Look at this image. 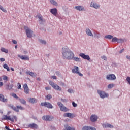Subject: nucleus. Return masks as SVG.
<instances>
[{"instance_id": "f257e3e1", "label": "nucleus", "mask_w": 130, "mask_h": 130, "mask_svg": "<svg viewBox=\"0 0 130 130\" xmlns=\"http://www.w3.org/2000/svg\"><path fill=\"white\" fill-rule=\"evenodd\" d=\"M61 53L63 58H70L75 56V54H74L73 51H71L68 47L62 48Z\"/></svg>"}, {"instance_id": "f03ea898", "label": "nucleus", "mask_w": 130, "mask_h": 130, "mask_svg": "<svg viewBox=\"0 0 130 130\" xmlns=\"http://www.w3.org/2000/svg\"><path fill=\"white\" fill-rule=\"evenodd\" d=\"M3 120H9L11 121V122H14L15 120L17 121V117L16 116H8L7 115H4L3 116Z\"/></svg>"}, {"instance_id": "7ed1b4c3", "label": "nucleus", "mask_w": 130, "mask_h": 130, "mask_svg": "<svg viewBox=\"0 0 130 130\" xmlns=\"http://www.w3.org/2000/svg\"><path fill=\"white\" fill-rule=\"evenodd\" d=\"M49 85H50V86H51L54 89L58 91H61V87H59L58 85L56 84L55 83H53V82L49 81Z\"/></svg>"}, {"instance_id": "20e7f679", "label": "nucleus", "mask_w": 130, "mask_h": 130, "mask_svg": "<svg viewBox=\"0 0 130 130\" xmlns=\"http://www.w3.org/2000/svg\"><path fill=\"white\" fill-rule=\"evenodd\" d=\"M11 96H13V98L16 99V100H19L20 102V103L22 105H25L26 104V101L24 100L23 99H20L19 97L17 96V95L16 94L13 93H11Z\"/></svg>"}, {"instance_id": "39448f33", "label": "nucleus", "mask_w": 130, "mask_h": 130, "mask_svg": "<svg viewBox=\"0 0 130 130\" xmlns=\"http://www.w3.org/2000/svg\"><path fill=\"white\" fill-rule=\"evenodd\" d=\"M40 106L48 109H52V105H51L49 102H45L44 103H40Z\"/></svg>"}, {"instance_id": "423d86ee", "label": "nucleus", "mask_w": 130, "mask_h": 130, "mask_svg": "<svg viewBox=\"0 0 130 130\" xmlns=\"http://www.w3.org/2000/svg\"><path fill=\"white\" fill-rule=\"evenodd\" d=\"M25 30H26V35H27V37L29 38H31L33 33L32 30L27 27H25Z\"/></svg>"}, {"instance_id": "0eeeda50", "label": "nucleus", "mask_w": 130, "mask_h": 130, "mask_svg": "<svg viewBox=\"0 0 130 130\" xmlns=\"http://www.w3.org/2000/svg\"><path fill=\"white\" fill-rule=\"evenodd\" d=\"M74 68V69L71 70V72H72L74 74H78V75H79V76L82 77V74L80 73V72H79V68L77 66H75Z\"/></svg>"}, {"instance_id": "6e6552de", "label": "nucleus", "mask_w": 130, "mask_h": 130, "mask_svg": "<svg viewBox=\"0 0 130 130\" xmlns=\"http://www.w3.org/2000/svg\"><path fill=\"white\" fill-rule=\"evenodd\" d=\"M98 94H99V96H100V98H108L109 94L108 93H106L104 91L98 90Z\"/></svg>"}, {"instance_id": "1a4fd4ad", "label": "nucleus", "mask_w": 130, "mask_h": 130, "mask_svg": "<svg viewBox=\"0 0 130 130\" xmlns=\"http://www.w3.org/2000/svg\"><path fill=\"white\" fill-rule=\"evenodd\" d=\"M58 106H59V108H60V111H63V112H67L68 111V109L67 108H66L61 103V102H58L57 103Z\"/></svg>"}, {"instance_id": "9d476101", "label": "nucleus", "mask_w": 130, "mask_h": 130, "mask_svg": "<svg viewBox=\"0 0 130 130\" xmlns=\"http://www.w3.org/2000/svg\"><path fill=\"white\" fill-rule=\"evenodd\" d=\"M106 79H107L108 80L113 81L116 80V76L114 74L107 75V76H106Z\"/></svg>"}, {"instance_id": "9b49d317", "label": "nucleus", "mask_w": 130, "mask_h": 130, "mask_svg": "<svg viewBox=\"0 0 130 130\" xmlns=\"http://www.w3.org/2000/svg\"><path fill=\"white\" fill-rule=\"evenodd\" d=\"M64 59L71 60H73L76 62H79L80 61V59L78 57H71V58H68V57H64L63 58Z\"/></svg>"}, {"instance_id": "f8f14e48", "label": "nucleus", "mask_w": 130, "mask_h": 130, "mask_svg": "<svg viewBox=\"0 0 130 130\" xmlns=\"http://www.w3.org/2000/svg\"><path fill=\"white\" fill-rule=\"evenodd\" d=\"M79 56H80V57L82 58V59H83L87 60H90V57H89V55H85V54L84 53L79 54Z\"/></svg>"}, {"instance_id": "ddd939ff", "label": "nucleus", "mask_w": 130, "mask_h": 130, "mask_svg": "<svg viewBox=\"0 0 130 130\" xmlns=\"http://www.w3.org/2000/svg\"><path fill=\"white\" fill-rule=\"evenodd\" d=\"M75 10H77V11H86V8L84 7L83 6H78L74 7Z\"/></svg>"}, {"instance_id": "4468645a", "label": "nucleus", "mask_w": 130, "mask_h": 130, "mask_svg": "<svg viewBox=\"0 0 130 130\" xmlns=\"http://www.w3.org/2000/svg\"><path fill=\"white\" fill-rule=\"evenodd\" d=\"M90 7L91 8H94V9H99L100 8V5L96 3H94L93 2H91Z\"/></svg>"}, {"instance_id": "2eb2a0df", "label": "nucleus", "mask_w": 130, "mask_h": 130, "mask_svg": "<svg viewBox=\"0 0 130 130\" xmlns=\"http://www.w3.org/2000/svg\"><path fill=\"white\" fill-rule=\"evenodd\" d=\"M43 120L45 121H50L51 120H52V117L49 115L44 116H43Z\"/></svg>"}, {"instance_id": "dca6fc26", "label": "nucleus", "mask_w": 130, "mask_h": 130, "mask_svg": "<svg viewBox=\"0 0 130 130\" xmlns=\"http://www.w3.org/2000/svg\"><path fill=\"white\" fill-rule=\"evenodd\" d=\"M22 87L23 88V89L25 90V93H26V94H29V88H28V85H27V84H23V85H22Z\"/></svg>"}, {"instance_id": "f3484780", "label": "nucleus", "mask_w": 130, "mask_h": 130, "mask_svg": "<svg viewBox=\"0 0 130 130\" xmlns=\"http://www.w3.org/2000/svg\"><path fill=\"white\" fill-rule=\"evenodd\" d=\"M18 57L20 58L21 60H28L29 57L27 55H18Z\"/></svg>"}, {"instance_id": "a211bd4d", "label": "nucleus", "mask_w": 130, "mask_h": 130, "mask_svg": "<svg viewBox=\"0 0 130 130\" xmlns=\"http://www.w3.org/2000/svg\"><path fill=\"white\" fill-rule=\"evenodd\" d=\"M97 119H98V117H97V116H95L94 115H91V117H90V120H91V122H94L95 121H97Z\"/></svg>"}, {"instance_id": "6ab92c4d", "label": "nucleus", "mask_w": 130, "mask_h": 130, "mask_svg": "<svg viewBox=\"0 0 130 130\" xmlns=\"http://www.w3.org/2000/svg\"><path fill=\"white\" fill-rule=\"evenodd\" d=\"M50 12L54 15V16H56L57 15V9H56V8L52 9L50 10Z\"/></svg>"}, {"instance_id": "aec40b11", "label": "nucleus", "mask_w": 130, "mask_h": 130, "mask_svg": "<svg viewBox=\"0 0 130 130\" xmlns=\"http://www.w3.org/2000/svg\"><path fill=\"white\" fill-rule=\"evenodd\" d=\"M19 110H23V107L20 106H17L16 107L14 108V110L16 112H19Z\"/></svg>"}, {"instance_id": "412c9836", "label": "nucleus", "mask_w": 130, "mask_h": 130, "mask_svg": "<svg viewBox=\"0 0 130 130\" xmlns=\"http://www.w3.org/2000/svg\"><path fill=\"white\" fill-rule=\"evenodd\" d=\"M86 34L88 36L92 37L93 36V35H92V33H91V31L88 28L86 29Z\"/></svg>"}, {"instance_id": "4be33fe9", "label": "nucleus", "mask_w": 130, "mask_h": 130, "mask_svg": "<svg viewBox=\"0 0 130 130\" xmlns=\"http://www.w3.org/2000/svg\"><path fill=\"white\" fill-rule=\"evenodd\" d=\"M103 127L105 128H113V126L111 125L110 124H103Z\"/></svg>"}, {"instance_id": "5701e85b", "label": "nucleus", "mask_w": 130, "mask_h": 130, "mask_svg": "<svg viewBox=\"0 0 130 130\" xmlns=\"http://www.w3.org/2000/svg\"><path fill=\"white\" fill-rule=\"evenodd\" d=\"M7 99H4V95L3 94H0V101H2L4 103L7 102Z\"/></svg>"}, {"instance_id": "b1692460", "label": "nucleus", "mask_w": 130, "mask_h": 130, "mask_svg": "<svg viewBox=\"0 0 130 130\" xmlns=\"http://www.w3.org/2000/svg\"><path fill=\"white\" fill-rule=\"evenodd\" d=\"M28 127H30V128L37 129L38 126H37V125H36V124L32 123L29 124Z\"/></svg>"}, {"instance_id": "393cba45", "label": "nucleus", "mask_w": 130, "mask_h": 130, "mask_svg": "<svg viewBox=\"0 0 130 130\" xmlns=\"http://www.w3.org/2000/svg\"><path fill=\"white\" fill-rule=\"evenodd\" d=\"M29 102L31 104H34L37 103V100L35 98L29 99Z\"/></svg>"}, {"instance_id": "a878e982", "label": "nucleus", "mask_w": 130, "mask_h": 130, "mask_svg": "<svg viewBox=\"0 0 130 130\" xmlns=\"http://www.w3.org/2000/svg\"><path fill=\"white\" fill-rule=\"evenodd\" d=\"M82 130H95V128H92L91 127L84 126L82 127Z\"/></svg>"}, {"instance_id": "bb28decb", "label": "nucleus", "mask_w": 130, "mask_h": 130, "mask_svg": "<svg viewBox=\"0 0 130 130\" xmlns=\"http://www.w3.org/2000/svg\"><path fill=\"white\" fill-rule=\"evenodd\" d=\"M64 117L73 118V114L69 113H66L63 114Z\"/></svg>"}, {"instance_id": "cd10ccee", "label": "nucleus", "mask_w": 130, "mask_h": 130, "mask_svg": "<svg viewBox=\"0 0 130 130\" xmlns=\"http://www.w3.org/2000/svg\"><path fill=\"white\" fill-rule=\"evenodd\" d=\"M50 2L51 3V4H52V5H53V6H58V4H57V2H56L54 0H50Z\"/></svg>"}, {"instance_id": "c85d7f7f", "label": "nucleus", "mask_w": 130, "mask_h": 130, "mask_svg": "<svg viewBox=\"0 0 130 130\" xmlns=\"http://www.w3.org/2000/svg\"><path fill=\"white\" fill-rule=\"evenodd\" d=\"M115 37H113L112 36L110 35L105 36V39H113Z\"/></svg>"}, {"instance_id": "c756f323", "label": "nucleus", "mask_w": 130, "mask_h": 130, "mask_svg": "<svg viewBox=\"0 0 130 130\" xmlns=\"http://www.w3.org/2000/svg\"><path fill=\"white\" fill-rule=\"evenodd\" d=\"M3 67L4 69L7 70V71L9 72V67L7 64H4V65H3Z\"/></svg>"}, {"instance_id": "7c9ffc66", "label": "nucleus", "mask_w": 130, "mask_h": 130, "mask_svg": "<svg viewBox=\"0 0 130 130\" xmlns=\"http://www.w3.org/2000/svg\"><path fill=\"white\" fill-rule=\"evenodd\" d=\"M1 51L3 52H5V53H8V50L5 49L4 48H2L1 49Z\"/></svg>"}, {"instance_id": "2f4dec72", "label": "nucleus", "mask_w": 130, "mask_h": 130, "mask_svg": "<svg viewBox=\"0 0 130 130\" xmlns=\"http://www.w3.org/2000/svg\"><path fill=\"white\" fill-rule=\"evenodd\" d=\"M26 74L28 75L29 76H30L31 77L34 76V73L32 72L27 71L26 72Z\"/></svg>"}, {"instance_id": "473e14b6", "label": "nucleus", "mask_w": 130, "mask_h": 130, "mask_svg": "<svg viewBox=\"0 0 130 130\" xmlns=\"http://www.w3.org/2000/svg\"><path fill=\"white\" fill-rule=\"evenodd\" d=\"M111 39H112L111 40V42H118V41H119V39H118V38H117L116 37H115V38H112Z\"/></svg>"}, {"instance_id": "72a5a7b5", "label": "nucleus", "mask_w": 130, "mask_h": 130, "mask_svg": "<svg viewBox=\"0 0 130 130\" xmlns=\"http://www.w3.org/2000/svg\"><path fill=\"white\" fill-rule=\"evenodd\" d=\"M2 79L5 81H8V77L6 76H3V78H2Z\"/></svg>"}, {"instance_id": "f704fd0d", "label": "nucleus", "mask_w": 130, "mask_h": 130, "mask_svg": "<svg viewBox=\"0 0 130 130\" xmlns=\"http://www.w3.org/2000/svg\"><path fill=\"white\" fill-rule=\"evenodd\" d=\"M113 87H115V84H112V83H111V84L108 85V89H109L112 88Z\"/></svg>"}, {"instance_id": "c9c22d12", "label": "nucleus", "mask_w": 130, "mask_h": 130, "mask_svg": "<svg viewBox=\"0 0 130 130\" xmlns=\"http://www.w3.org/2000/svg\"><path fill=\"white\" fill-rule=\"evenodd\" d=\"M13 84H11L10 85H7V89L10 90L13 89Z\"/></svg>"}, {"instance_id": "e433bc0d", "label": "nucleus", "mask_w": 130, "mask_h": 130, "mask_svg": "<svg viewBox=\"0 0 130 130\" xmlns=\"http://www.w3.org/2000/svg\"><path fill=\"white\" fill-rule=\"evenodd\" d=\"M0 10L4 12V13H7V10L4 8V7L0 5Z\"/></svg>"}, {"instance_id": "4c0bfd02", "label": "nucleus", "mask_w": 130, "mask_h": 130, "mask_svg": "<svg viewBox=\"0 0 130 130\" xmlns=\"http://www.w3.org/2000/svg\"><path fill=\"white\" fill-rule=\"evenodd\" d=\"M64 130H75V128H71L70 126H67V127H66V129H64Z\"/></svg>"}, {"instance_id": "58836bf2", "label": "nucleus", "mask_w": 130, "mask_h": 130, "mask_svg": "<svg viewBox=\"0 0 130 130\" xmlns=\"http://www.w3.org/2000/svg\"><path fill=\"white\" fill-rule=\"evenodd\" d=\"M17 88L18 89H21V85L20 84V83H17Z\"/></svg>"}, {"instance_id": "ea45409f", "label": "nucleus", "mask_w": 130, "mask_h": 130, "mask_svg": "<svg viewBox=\"0 0 130 130\" xmlns=\"http://www.w3.org/2000/svg\"><path fill=\"white\" fill-rule=\"evenodd\" d=\"M46 98H47V100H49L51 99L52 96H51V95L48 94V95H47V96H46Z\"/></svg>"}, {"instance_id": "a19ab883", "label": "nucleus", "mask_w": 130, "mask_h": 130, "mask_svg": "<svg viewBox=\"0 0 130 130\" xmlns=\"http://www.w3.org/2000/svg\"><path fill=\"white\" fill-rule=\"evenodd\" d=\"M94 37L99 38V34L98 33H94Z\"/></svg>"}, {"instance_id": "79ce46f5", "label": "nucleus", "mask_w": 130, "mask_h": 130, "mask_svg": "<svg viewBox=\"0 0 130 130\" xmlns=\"http://www.w3.org/2000/svg\"><path fill=\"white\" fill-rule=\"evenodd\" d=\"M40 43L43 44H46V41L44 40H40Z\"/></svg>"}, {"instance_id": "37998d69", "label": "nucleus", "mask_w": 130, "mask_h": 130, "mask_svg": "<svg viewBox=\"0 0 130 130\" xmlns=\"http://www.w3.org/2000/svg\"><path fill=\"white\" fill-rule=\"evenodd\" d=\"M45 89H46V90H49L51 89V88L50 87H46Z\"/></svg>"}, {"instance_id": "c03bdc74", "label": "nucleus", "mask_w": 130, "mask_h": 130, "mask_svg": "<svg viewBox=\"0 0 130 130\" xmlns=\"http://www.w3.org/2000/svg\"><path fill=\"white\" fill-rule=\"evenodd\" d=\"M51 79H54V80H56L57 77L55 76H51Z\"/></svg>"}, {"instance_id": "a18cd8bd", "label": "nucleus", "mask_w": 130, "mask_h": 130, "mask_svg": "<svg viewBox=\"0 0 130 130\" xmlns=\"http://www.w3.org/2000/svg\"><path fill=\"white\" fill-rule=\"evenodd\" d=\"M127 82H128V83L130 85V77H127Z\"/></svg>"}, {"instance_id": "49530a36", "label": "nucleus", "mask_w": 130, "mask_h": 130, "mask_svg": "<svg viewBox=\"0 0 130 130\" xmlns=\"http://www.w3.org/2000/svg\"><path fill=\"white\" fill-rule=\"evenodd\" d=\"M73 106L74 107H77V104H76V103H75V102H73Z\"/></svg>"}, {"instance_id": "de8ad7c7", "label": "nucleus", "mask_w": 130, "mask_h": 130, "mask_svg": "<svg viewBox=\"0 0 130 130\" xmlns=\"http://www.w3.org/2000/svg\"><path fill=\"white\" fill-rule=\"evenodd\" d=\"M0 61H1V62H4V61H5V58H0Z\"/></svg>"}, {"instance_id": "09e8293b", "label": "nucleus", "mask_w": 130, "mask_h": 130, "mask_svg": "<svg viewBox=\"0 0 130 130\" xmlns=\"http://www.w3.org/2000/svg\"><path fill=\"white\" fill-rule=\"evenodd\" d=\"M68 92L70 93H73V89H68Z\"/></svg>"}, {"instance_id": "8fccbe9b", "label": "nucleus", "mask_w": 130, "mask_h": 130, "mask_svg": "<svg viewBox=\"0 0 130 130\" xmlns=\"http://www.w3.org/2000/svg\"><path fill=\"white\" fill-rule=\"evenodd\" d=\"M13 43H14V44H17V41H16V40H13Z\"/></svg>"}, {"instance_id": "3c124183", "label": "nucleus", "mask_w": 130, "mask_h": 130, "mask_svg": "<svg viewBox=\"0 0 130 130\" xmlns=\"http://www.w3.org/2000/svg\"><path fill=\"white\" fill-rule=\"evenodd\" d=\"M4 85V83L3 82H0V87H2Z\"/></svg>"}, {"instance_id": "603ef678", "label": "nucleus", "mask_w": 130, "mask_h": 130, "mask_svg": "<svg viewBox=\"0 0 130 130\" xmlns=\"http://www.w3.org/2000/svg\"><path fill=\"white\" fill-rule=\"evenodd\" d=\"M123 52V49H121V50H120V51H119V53L121 54V53H122Z\"/></svg>"}, {"instance_id": "864d4df0", "label": "nucleus", "mask_w": 130, "mask_h": 130, "mask_svg": "<svg viewBox=\"0 0 130 130\" xmlns=\"http://www.w3.org/2000/svg\"><path fill=\"white\" fill-rule=\"evenodd\" d=\"M56 75L57 76H59V72L58 71L56 72Z\"/></svg>"}, {"instance_id": "5fc2aeb1", "label": "nucleus", "mask_w": 130, "mask_h": 130, "mask_svg": "<svg viewBox=\"0 0 130 130\" xmlns=\"http://www.w3.org/2000/svg\"><path fill=\"white\" fill-rule=\"evenodd\" d=\"M126 58H127V59L130 60V56H126Z\"/></svg>"}, {"instance_id": "6e6d98bb", "label": "nucleus", "mask_w": 130, "mask_h": 130, "mask_svg": "<svg viewBox=\"0 0 130 130\" xmlns=\"http://www.w3.org/2000/svg\"><path fill=\"white\" fill-rule=\"evenodd\" d=\"M102 58H103V59H104L105 60H106V58L105 56H103Z\"/></svg>"}, {"instance_id": "4d7b16f0", "label": "nucleus", "mask_w": 130, "mask_h": 130, "mask_svg": "<svg viewBox=\"0 0 130 130\" xmlns=\"http://www.w3.org/2000/svg\"><path fill=\"white\" fill-rule=\"evenodd\" d=\"M40 21H42V17H38Z\"/></svg>"}, {"instance_id": "13d9d810", "label": "nucleus", "mask_w": 130, "mask_h": 130, "mask_svg": "<svg viewBox=\"0 0 130 130\" xmlns=\"http://www.w3.org/2000/svg\"><path fill=\"white\" fill-rule=\"evenodd\" d=\"M10 70H11L12 71H14V70L13 68H10Z\"/></svg>"}, {"instance_id": "bf43d9fd", "label": "nucleus", "mask_w": 130, "mask_h": 130, "mask_svg": "<svg viewBox=\"0 0 130 130\" xmlns=\"http://www.w3.org/2000/svg\"><path fill=\"white\" fill-rule=\"evenodd\" d=\"M27 51H23V54H27Z\"/></svg>"}, {"instance_id": "052dcab7", "label": "nucleus", "mask_w": 130, "mask_h": 130, "mask_svg": "<svg viewBox=\"0 0 130 130\" xmlns=\"http://www.w3.org/2000/svg\"><path fill=\"white\" fill-rule=\"evenodd\" d=\"M5 128L6 129V130L9 129V128L8 127H7V126L5 127Z\"/></svg>"}, {"instance_id": "680f3d73", "label": "nucleus", "mask_w": 130, "mask_h": 130, "mask_svg": "<svg viewBox=\"0 0 130 130\" xmlns=\"http://www.w3.org/2000/svg\"><path fill=\"white\" fill-rule=\"evenodd\" d=\"M37 80H38L39 81H40V78H38Z\"/></svg>"}, {"instance_id": "e2e57ef3", "label": "nucleus", "mask_w": 130, "mask_h": 130, "mask_svg": "<svg viewBox=\"0 0 130 130\" xmlns=\"http://www.w3.org/2000/svg\"><path fill=\"white\" fill-rule=\"evenodd\" d=\"M2 80H3V79H2V77L0 78V82H1Z\"/></svg>"}, {"instance_id": "0e129e2a", "label": "nucleus", "mask_w": 130, "mask_h": 130, "mask_svg": "<svg viewBox=\"0 0 130 130\" xmlns=\"http://www.w3.org/2000/svg\"><path fill=\"white\" fill-rule=\"evenodd\" d=\"M15 48L17 49V45L15 46Z\"/></svg>"}, {"instance_id": "69168bd1", "label": "nucleus", "mask_w": 130, "mask_h": 130, "mask_svg": "<svg viewBox=\"0 0 130 130\" xmlns=\"http://www.w3.org/2000/svg\"><path fill=\"white\" fill-rule=\"evenodd\" d=\"M7 130H10V129H7Z\"/></svg>"}, {"instance_id": "338daca9", "label": "nucleus", "mask_w": 130, "mask_h": 130, "mask_svg": "<svg viewBox=\"0 0 130 130\" xmlns=\"http://www.w3.org/2000/svg\"><path fill=\"white\" fill-rule=\"evenodd\" d=\"M129 111H130V109H129Z\"/></svg>"}, {"instance_id": "774afa93", "label": "nucleus", "mask_w": 130, "mask_h": 130, "mask_svg": "<svg viewBox=\"0 0 130 130\" xmlns=\"http://www.w3.org/2000/svg\"><path fill=\"white\" fill-rule=\"evenodd\" d=\"M17 130H19V129H17Z\"/></svg>"}]
</instances>
